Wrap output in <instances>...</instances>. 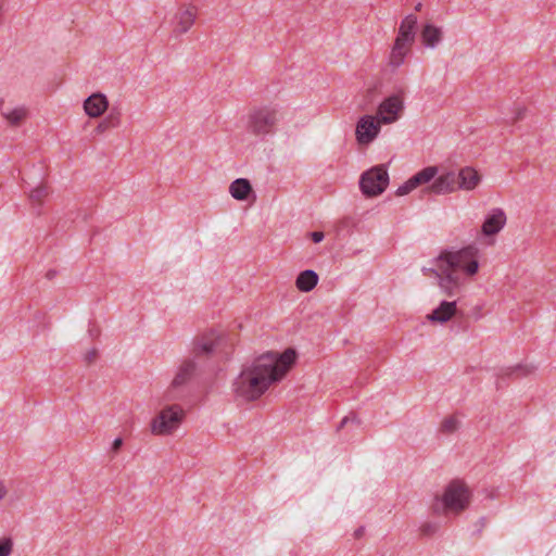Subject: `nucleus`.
<instances>
[{"label": "nucleus", "instance_id": "obj_20", "mask_svg": "<svg viewBox=\"0 0 556 556\" xmlns=\"http://www.w3.org/2000/svg\"><path fill=\"white\" fill-rule=\"evenodd\" d=\"M417 17L413 14L405 16L399 27L396 37L415 41Z\"/></svg>", "mask_w": 556, "mask_h": 556}, {"label": "nucleus", "instance_id": "obj_6", "mask_svg": "<svg viewBox=\"0 0 556 556\" xmlns=\"http://www.w3.org/2000/svg\"><path fill=\"white\" fill-rule=\"evenodd\" d=\"M389 185V175L383 165H377L365 172L359 181L362 192L366 197L381 194Z\"/></svg>", "mask_w": 556, "mask_h": 556}, {"label": "nucleus", "instance_id": "obj_21", "mask_svg": "<svg viewBox=\"0 0 556 556\" xmlns=\"http://www.w3.org/2000/svg\"><path fill=\"white\" fill-rule=\"evenodd\" d=\"M229 192L236 200H245L252 192L251 184L248 179L239 178L230 184Z\"/></svg>", "mask_w": 556, "mask_h": 556}, {"label": "nucleus", "instance_id": "obj_24", "mask_svg": "<svg viewBox=\"0 0 556 556\" xmlns=\"http://www.w3.org/2000/svg\"><path fill=\"white\" fill-rule=\"evenodd\" d=\"M1 114L10 125L17 126L27 117L28 112L25 108L18 106L10 111L1 109Z\"/></svg>", "mask_w": 556, "mask_h": 556}, {"label": "nucleus", "instance_id": "obj_13", "mask_svg": "<svg viewBox=\"0 0 556 556\" xmlns=\"http://www.w3.org/2000/svg\"><path fill=\"white\" fill-rule=\"evenodd\" d=\"M458 190L456 174L452 170L437 175L427 187V191L433 194H448Z\"/></svg>", "mask_w": 556, "mask_h": 556}, {"label": "nucleus", "instance_id": "obj_19", "mask_svg": "<svg viewBox=\"0 0 556 556\" xmlns=\"http://www.w3.org/2000/svg\"><path fill=\"white\" fill-rule=\"evenodd\" d=\"M122 123V114L119 110L112 109L109 114L97 125L94 131L98 135L104 134L105 131L117 128Z\"/></svg>", "mask_w": 556, "mask_h": 556}, {"label": "nucleus", "instance_id": "obj_3", "mask_svg": "<svg viewBox=\"0 0 556 556\" xmlns=\"http://www.w3.org/2000/svg\"><path fill=\"white\" fill-rule=\"evenodd\" d=\"M280 118L277 106L264 105L252 109L248 114L247 128L256 136L271 134Z\"/></svg>", "mask_w": 556, "mask_h": 556}, {"label": "nucleus", "instance_id": "obj_31", "mask_svg": "<svg viewBox=\"0 0 556 556\" xmlns=\"http://www.w3.org/2000/svg\"><path fill=\"white\" fill-rule=\"evenodd\" d=\"M97 358V351L92 350L86 354V359L88 363L93 362Z\"/></svg>", "mask_w": 556, "mask_h": 556}, {"label": "nucleus", "instance_id": "obj_7", "mask_svg": "<svg viewBox=\"0 0 556 556\" xmlns=\"http://www.w3.org/2000/svg\"><path fill=\"white\" fill-rule=\"evenodd\" d=\"M198 13L199 9L194 4L179 5L172 20L173 33L182 35L189 31L197 21Z\"/></svg>", "mask_w": 556, "mask_h": 556}, {"label": "nucleus", "instance_id": "obj_15", "mask_svg": "<svg viewBox=\"0 0 556 556\" xmlns=\"http://www.w3.org/2000/svg\"><path fill=\"white\" fill-rule=\"evenodd\" d=\"M413 43L412 40L396 37L389 56L390 64L394 67L404 64L406 56L412 51Z\"/></svg>", "mask_w": 556, "mask_h": 556}, {"label": "nucleus", "instance_id": "obj_30", "mask_svg": "<svg viewBox=\"0 0 556 556\" xmlns=\"http://www.w3.org/2000/svg\"><path fill=\"white\" fill-rule=\"evenodd\" d=\"M122 445H123V440L121 438L115 439L112 444V451L114 453H117L119 451V448L122 447Z\"/></svg>", "mask_w": 556, "mask_h": 556}, {"label": "nucleus", "instance_id": "obj_16", "mask_svg": "<svg viewBox=\"0 0 556 556\" xmlns=\"http://www.w3.org/2000/svg\"><path fill=\"white\" fill-rule=\"evenodd\" d=\"M456 177H457L458 189L465 190V191L475 190L481 182V178H482L481 175L479 174V172L471 166L463 167L458 172Z\"/></svg>", "mask_w": 556, "mask_h": 556}, {"label": "nucleus", "instance_id": "obj_2", "mask_svg": "<svg viewBox=\"0 0 556 556\" xmlns=\"http://www.w3.org/2000/svg\"><path fill=\"white\" fill-rule=\"evenodd\" d=\"M480 250L469 244L457 251H442L434 261L435 268H424V275H435L447 295L473 279L479 271Z\"/></svg>", "mask_w": 556, "mask_h": 556}, {"label": "nucleus", "instance_id": "obj_17", "mask_svg": "<svg viewBox=\"0 0 556 556\" xmlns=\"http://www.w3.org/2000/svg\"><path fill=\"white\" fill-rule=\"evenodd\" d=\"M456 314V302H442L428 318L432 321L445 323Z\"/></svg>", "mask_w": 556, "mask_h": 556}, {"label": "nucleus", "instance_id": "obj_1", "mask_svg": "<svg viewBox=\"0 0 556 556\" xmlns=\"http://www.w3.org/2000/svg\"><path fill=\"white\" fill-rule=\"evenodd\" d=\"M295 352L291 349L282 354L266 353L245 366L233 382V392L244 401L260 399L269 387L281 380L295 362Z\"/></svg>", "mask_w": 556, "mask_h": 556}, {"label": "nucleus", "instance_id": "obj_8", "mask_svg": "<svg viewBox=\"0 0 556 556\" xmlns=\"http://www.w3.org/2000/svg\"><path fill=\"white\" fill-rule=\"evenodd\" d=\"M507 223V216L503 208H492L485 216L481 226V235L489 239V244H493L495 236L500 233Z\"/></svg>", "mask_w": 556, "mask_h": 556}, {"label": "nucleus", "instance_id": "obj_9", "mask_svg": "<svg viewBox=\"0 0 556 556\" xmlns=\"http://www.w3.org/2000/svg\"><path fill=\"white\" fill-rule=\"evenodd\" d=\"M404 109L403 99L400 96H392L383 100L378 108V119L381 124L396 122Z\"/></svg>", "mask_w": 556, "mask_h": 556}, {"label": "nucleus", "instance_id": "obj_29", "mask_svg": "<svg viewBox=\"0 0 556 556\" xmlns=\"http://www.w3.org/2000/svg\"><path fill=\"white\" fill-rule=\"evenodd\" d=\"M324 232L321 231H314L311 233V238L315 243L320 242L324 239Z\"/></svg>", "mask_w": 556, "mask_h": 556}, {"label": "nucleus", "instance_id": "obj_11", "mask_svg": "<svg viewBox=\"0 0 556 556\" xmlns=\"http://www.w3.org/2000/svg\"><path fill=\"white\" fill-rule=\"evenodd\" d=\"M380 125L381 123L379 122V119L371 115H365L361 117L355 130L358 143H370L378 136L380 131Z\"/></svg>", "mask_w": 556, "mask_h": 556}, {"label": "nucleus", "instance_id": "obj_25", "mask_svg": "<svg viewBox=\"0 0 556 556\" xmlns=\"http://www.w3.org/2000/svg\"><path fill=\"white\" fill-rule=\"evenodd\" d=\"M49 195V188L45 185L38 186L34 190H31L29 194V200L34 206H41L45 200Z\"/></svg>", "mask_w": 556, "mask_h": 556}, {"label": "nucleus", "instance_id": "obj_34", "mask_svg": "<svg viewBox=\"0 0 556 556\" xmlns=\"http://www.w3.org/2000/svg\"><path fill=\"white\" fill-rule=\"evenodd\" d=\"M346 422H348V418H344V419L342 420V425H345Z\"/></svg>", "mask_w": 556, "mask_h": 556}, {"label": "nucleus", "instance_id": "obj_22", "mask_svg": "<svg viewBox=\"0 0 556 556\" xmlns=\"http://www.w3.org/2000/svg\"><path fill=\"white\" fill-rule=\"evenodd\" d=\"M318 282V276L313 270L302 271L295 281L296 288L302 292H309L313 290Z\"/></svg>", "mask_w": 556, "mask_h": 556}, {"label": "nucleus", "instance_id": "obj_5", "mask_svg": "<svg viewBox=\"0 0 556 556\" xmlns=\"http://www.w3.org/2000/svg\"><path fill=\"white\" fill-rule=\"evenodd\" d=\"M185 410L179 405H168L151 421V431L156 435L172 434L181 425Z\"/></svg>", "mask_w": 556, "mask_h": 556}, {"label": "nucleus", "instance_id": "obj_10", "mask_svg": "<svg viewBox=\"0 0 556 556\" xmlns=\"http://www.w3.org/2000/svg\"><path fill=\"white\" fill-rule=\"evenodd\" d=\"M438 175L437 166H427L412 176L396 190L397 195H406L418 187L432 182Z\"/></svg>", "mask_w": 556, "mask_h": 556}, {"label": "nucleus", "instance_id": "obj_12", "mask_svg": "<svg viewBox=\"0 0 556 556\" xmlns=\"http://www.w3.org/2000/svg\"><path fill=\"white\" fill-rule=\"evenodd\" d=\"M224 344H228L230 348H232L233 341L230 340L228 342L226 337L217 336L214 331H211L208 333H204L195 340L193 351L195 355L208 354L220 349V346Z\"/></svg>", "mask_w": 556, "mask_h": 556}, {"label": "nucleus", "instance_id": "obj_14", "mask_svg": "<svg viewBox=\"0 0 556 556\" xmlns=\"http://www.w3.org/2000/svg\"><path fill=\"white\" fill-rule=\"evenodd\" d=\"M109 109V100L105 94L96 92L84 101V111L90 118L102 116Z\"/></svg>", "mask_w": 556, "mask_h": 556}, {"label": "nucleus", "instance_id": "obj_27", "mask_svg": "<svg viewBox=\"0 0 556 556\" xmlns=\"http://www.w3.org/2000/svg\"><path fill=\"white\" fill-rule=\"evenodd\" d=\"M13 543L11 539H3L0 541V556H10L12 553Z\"/></svg>", "mask_w": 556, "mask_h": 556}, {"label": "nucleus", "instance_id": "obj_28", "mask_svg": "<svg viewBox=\"0 0 556 556\" xmlns=\"http://www.w3.org/2000/svg\"><path fill=\"white\" fill-rule=\"evenodd\" d=\"M530 372H532V368H528V367H523V366H518L511 370V374L516 375L517 377L525 376Z\"/></svg>", "mask_w": 556, "mask_h": 556}, {"label": "nucleus", "instance_id": "obj_18", "mask_svg": "<svg viewBox=\"0 0 556 556\" xmlns=\"http://www.w3.org/2000/svg\"><path fill=\"white\" fill-rule=\"evenodd\" d=\"M420 37L426 47L433 48L442 40V29L432 24H426L421 29Z\"/></svg>", "mask_w": 556, "mask_h": 556}, {"label": "nucleus", "instance_id": "obj_4", "mask_svg": "<svg viewBox=\"0 0 556 556\" xmlns=\"http://www.w3.org/2000/svg\"><path fill=\"white\" fill-rule=\"evenodd\" d=\"M471 492L462 480L451 481L441 497L445 514H459L465 510L470 503Z\"/></svg>", "mask_w": 556, "mask_h": 556}, {"label": "nucleus", "instance_id": "obj_32", "mask_svg": "<svg viewBox=\"0 0 556 556\" xmlns=\"http://www.w3.org/2000/svg\"><path fill=\"white\" fill-rule=\"evenodd\" d=\"M7 494V489L3 482L0 481V500L3 498Z\"/></svg>", "mask_w": 556, "mask_h": 556}, {"label": "nucleus", "instance_id": "obj_23", "mask_svg": "<svg viewBox=\"0 0 556 556\" xmlns=\"http://www.w3.org/2000/svg\"><path fill=\"white\" fill-rule=\"evenodd\" d=\"M194 371V364L191 361H185L179 366L178 371L173 380V389L184 384Z\"/></svg>", "mask_w": 556, "mask_h": 556}, {"label": "nucleus", "instance_id": "obj_33", "mask_svg": "<svg viewBox=\"0 0 556 556\" xmlns=\"http://www.w3.org/2000/svg\"><path fill=\"white\" fill-rule=\"evenodd\" d=\"M355 534H356V536H359V535L362 534V530H357V531L355 532Z\"/></svg>", "mask_w": 556, "mask_h": 556}, {"label": "nucleus", "instance_id": "obj_26", "mask_svg": "<svg viewBox=\"0 0 556 556\" xmlns=\"http://www.w3.org/2000/svg\"><path fill=\"white\" fill-rule=\"evenodd\" d=\"M457 428V419L454 416L445 418L441 424V431L451 433Z\"/></svg>", "mask_w": 556, "mask_h": 556}]
</instances>
